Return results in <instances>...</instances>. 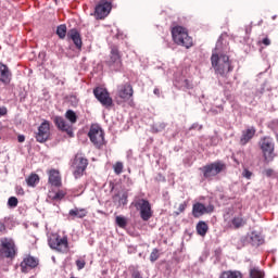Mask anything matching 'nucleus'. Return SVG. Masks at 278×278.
<instances>
[{
	"mask_svg": "<svg viewBox=\"0 0 278 278\" xmlns=\"http://www.w3.org/2000/svg\"><path fill=\"white\" fill-rule=\"evenodd\" d=\"M211 64L215 71V75L227 79L229 73L233 72V65H231V60L227 54L213 53L211 56Z\"/></svg>",
	"mask_w": 278,
	"mask_h": 278,
	"instance_id": "nucleus-1",
	"label": "nucleus"
},
{
	"mask_svg": "<svg viewBox=\"0 0 278 278\" xmlns=\"http://www.w3.org/2000/svg\"><path fill=\"white\" fill-rule=\"evenodd\" d=\"M170 34L173 41L175 45H178V47H185V49H191V47H194V40L188 34V28L177 25L172 27Z\"/></svg>",
	"mask_w": 278,
	"mask_h": 278,
	"instance_id": "nucleus-2",
	"label": "nucleus"
},
{
	"mask_svg": "<svg viewBox=\"0 0 278 278\" xmlns=\"http://www.w3.org/2000/svg\"><path fill=\"white\" fill-rule=\"evenodd\" d=\"M258 147L263 153L266 164H270L275 160V141L271 137H263L258 141Z\"/></svg>",
	"mask_w": 278,
	"mask_h": 278,
	"instance_id": "nucleus-3",
	"label": "nucleus"
},
{
	"mask_svg": "<svg viewBox=\"0 0 278 278\" xmlns=\"http://www.w3.org/2000/svg\"><path fill=\"white\" fill-rule=\"evenodd\" d=\"M203 174L204 179H212L216 177V175H220V173H225L227 170V164L223 161H216L211 164L204 165L200 168Z\"/></svg>",
	"mask_w": 278,
	"mask_h": 278,
	"instance_id": "nucleus-4",
	"label": "nucleus"
},
{
	"mask_svg": "<svg viewBox=\"0 0 278 278\" xmlns=\"http://www.w3.org/2000/svg\"><path fill=\"white\" fill-rule=\"evenodd\" d=\"M73 175L75 179H79V177H84V173L88 168V159L84 156L83 153H77L72 163Z\"/></svg>",
	"mask_w": 278,
	"mask_h": 278,
	"instance_id": "nucleus-5",
	"label": "nucleus"
},
{
	"mask_svg": "<svg viewBox=\"0 0 278 278\" xmlns=\"http://www.w3.org/2000/svg\"><path fill=\"white\" fill-rule=\"evenodd\" d=\"M89 140L97 149H101L105 144V132L99 125H92L88 132Z\"/></svg>",
	"mask_w": 278,
	"mask_h": 278,
	"instance_id": "nucleus-6",
	"label": "nucleus"
},
{
	"mask_svg": "<svg viewBox=\"0 0 278 278\" xmlns=\"http://www.w3.org/2000/svg\"><path fill=\"white\" fill-rule=\"evenodd\" d=\"M1 249H0V255L1 257H5L7 260H14L16 257V253H18V250L16 249V243H14V240L3 238L1 239Z\"/></svg>",
	"mask_w": 278,
	"mask_h": 278,
	"instance_id": "nucleus-7",
	"label": "nucleus"
},
{
	"mask_svg": "<svg viewBox=\"0 0 278 278\" xmlns=\"http://www.w3.org/2000/svg\"><path fill=\"white\" fill-rule=\"evenodd\" d=\"M93 96L101 103V105H103V108H106V110H110V108L114 105V100L110 96V92L103 87H96L93 89Z\"/></svg>",
	"mask_w": 278,
	"mask_h": 278,
	"instance_id": "nucleus-8",
	"label": "nucleus"
},
{
	"mask_svg": "<svg viewBox=\"0 0 278 278\" xmlns=\"http://www.w3.org/2000/svg\"><path fill=\"white\" fill-rule=\"evenodd\" d=\"M48 244L50 249L58 251L59 253H66L68 251V238L67 237H60V236H52L48 240Z\"/></svg>",
	"mask_w": 278,
	"mask_h": 278,
	"instance_id": "nucleus-9",
	"label": "nucleus"
},
{
	"mask_svg": "<svg viewBox=\"0 0 278 278\" xmlns=\"http://www.w3.org/2000/svg\"><path fill=\"white\" fill-rule=\"evenodd\" d=\"M108 66L113 68V71H121L123 68V55L117 47L113 46L111 48L109 60L106 61Z\"/></svg>",
	"mask_w": 278,
	"mask_h": 278,
	"instance_id": "nucleus-10",
	"label": "nucleus"
},
{
	"mask_svg": "<svg viewBox=\"0 0 278 278\" xmlns=\"http://www.w3.org/2000/svg\"><path fill=\"white\" fill-rule=\"evenodd\" d=\"M49 138H51V123L45 119L38 127L37 132H35V140L42 144L43 142H47Z\"/></svg>",
	"mask_w": 278,
	"mask_h": 278,
	"instance_id": "nucleus-11",
	"label": "nucleus"
},
{
	"mask_svg": "<svg viewBox=\"0 0 278 278\" xmlns=\"http://www.w3.org/2000/svg\"><path fill=\"white\" fill-rule=\"evenodd\" d=\"M112 1L114 0H101L96 9H94V16L98 21H103V18H105L110 12H112Z\"/></svg>",
	"mask_w": 278,
	"mask_h": 278,
	"instance_id": "nucleus-12",
	"label": "nucleus"
},
{
	"mask_svg": "<svg viewBox=\"0 0 278 278\" xmlns=\"http://www.w3.org/2000/svg\"><path fill=\"white\" fill-rule=\"evenodd\" d=\"M135 207L139 210L140 216L143 220H150L153 216V211H151V203L146 199H139L135 202Z\"/></svg>",
	"mask_w": 278,
	"mask_h": 278,
	"instance_id": "nucleus-13",
	"label": "nucleus"
},
{
	"mask_svg": "<svg viewBox=\"0 0 278 278\" xmlns=\"http://www.w3.org/2000/svg\"><path fill=\"white\" fill-rule=\"evenodd\" d=\"M212 212H214L213 204L205 206V204L198 202L192 206V216L194 218H201V216H204V214H212Z\"/></svg>",
	"mask_w": 278,
	"mask_h": 278,
	"instance_id": "nucleus-14",
	"label": "nucleus"
},
{
	"mask_svg": "<svg viewBox=\"0 0 278 278\" xmlns=\"http://www.w3.org/2000/svg\"><path fill=\"white\" fill-rule=\"evenodd\" d=\"M255 134H257V129L255 128V126H250L247 129L242 130L239 144L241 147H247V144H249L253 140V138H255Z\"/></svg>",
	"mask_w": 278,
	"mask_h": 278,
	"instance_id": "nucleus-15",
	"label": "nucleus"
},
{
	"mask_svg": "<svg viewBox=\"0 0 278 278\" xmlns=\"http://www.w3.org/2000/svg\"><path fill=\"white\" fill-rule=\"evenodd\" d=\"M53 123L58 127V129H60V131H64L65 134H67V136H70V138H73V125L68 124V122H66L64 117L55 116L53 118Z\"/></svg>",
	"mask_w": 278,
	"mask_h": 278,
	"instance_id": "nucleus-16",
	"label": "nucleus"
},
{
	"mask_svg": "<svg viewBox=\"0 0 278 278\" xmlns=\"http://www.w3.org/2000/svg\"><path fill=\"white\" fill-rule=\"evenodd\" d=\"M117 97L123 99V101H129V99L134 97V87H131V84L126 83L117 86Z\"/></svg>",
	"mask_w": 278,
	"mask_h": 278,
	"instance_id": "nucleus-17",
	"label": "nucleus"
},
{
	"mask_svg": "<svg viewBox=\"0 0 278 278\" xmlns=\"http://www.w3.org/2000/svg\"><path fill=\"white\" fill-rule=\"evenodd\" d=\"M20 266H21L22 273H29V270L38 266V258L34 256H26L24 257Z\"/></svg>",
	"mask_w": 278,
	"mask_h": 278,
	"instance_id": "nucleus-18",
	"label": "nucleus"
},
{
	"mask_svg": "<svg viewBox=\"0 0 278 278\" xmlns=\"http://www.w3.org/2000/svg\"><path fill=\"white\" fill-rule=\"evenodd\" d=\"M48 176H49L48 178L49 184L54 186V188L62 187V176L60 175V170L52 168L48 172Z\"/></svg>",
	"mask_w": 278,
	"mask_h": 278,
	"instance_id": "nucleus-19",
	"label": "nucleus"
},
{
	"mask_svg": "<svg viewBox=\"0 0 278 278\" xmlns=\"http://www.w3.org/2000/svg\"><path fill=\"white\" fill-rule=\"evenodd\" d=\"M0 81L8 86L12 81V72L8 65L0 63Z\"/></svg>",
	"mask_w": 278,
	"mask_h": 278,
	"instance_id": "nucleus-20",
	"label": "nucleus"
},
{
	"mask_svg": "<svg viewBox=\"0 0 278 278\" xmlns=\"http://www.w3.org/2000/svg\"><path fill=\"white\" fill-rule=\"evenodd\" d=\"M88 216V210L74 207L68 212V218L75 220V218H86Z\"/></svg>",
	"mask_w": 278,
	"mask_h": 278,
	"instance_id": "nucleus-21",
	"label": "nucleus"
},
{
	"mask_svg": "<svg viewBox=\"0 0 278 278\" xmlns=\"http://www.w3.org/2000/svg\"><path fill=\"white\" fill-rule=\"evenodd\" d=\"M67 36L71 38V40H73L76 49H81L84 42L81 41V35L77 29H71Z\"/></svg>",
	"mask_w": 278,
	"mask_h": 278,
	"instance_id": "nucleus-22",
	"label": "nucleus"
},
{
	"mask_svg": "<svg viewBox=\"0 0 278 278\" xmlns=\"http://www.w3.org/2000/svg\"><path fill=\"white\" fill-rule=\"evenodd\" d=\"M244 225H247V219L244 218L242 213L231 219V227L233 229H241V227H244Z\"/></svg>",
	"mask_w": 278,
	"mask_h": 278,
	"instance_id": "nucleus-23",
	"label": "nucleus"
},
{
	"mask_svg": "<svg viewBox=\"0 0 278 278\" xmlns=\"http://www.w3.org/2000/svg\"><path fill=\"white\" fill-rule=\"evenodd\" d=\"M198 236H201L202 238H205L207 235V231H210V226H207V223L205 222H199L195 226Z\"/></svg>",
	"mask_w": 278,
	"mask_h": 278,
	"instance_id": "nucleus-24",
	"label": "nucleus"
},
{
	"mask_svg": "<svg viewBox=\"0 0 278 278\" xmlns=\"http://www.w3.org/2000/svg\"><path fill=\"white\" fill-rule=\"evenodd\" d=\"M26 184L29 188H36V186H38V184H40V176H38V174H30L27 178H26Z\"/></svg>",
	"mask_w": 278,
	"mask_h": 278,
	"instance_id": "nucleus-25",
	"label": "nucleus"
},
{
	"mask_svg": "<svg viewBox=\"0 0 278 278\" xmlns=\"http://www.w3.org/2000/svg\"><path fill=\"white\" fill-rule=\"evenodd\" d=\"M220 278H244L240 270H225L220 274Z\"/></svg>",
	"mask_w": 278,
	"mask_h": 278,
	"instance_id": "nucleus-26",
	"label": "nucleus"
},
{
	"mask_svg": "<svg viewBox=\"0 0 278 278\" xmlns=\"http://www.w3.org/2000/svg\"><path fill=\"white\" fill-rule=\"evenodd\" d=\"M250 278H264L266 274L260 267H251L250 268Z\"/></svg>",
	"mask_w": 278,
	"mask_h": 278,
	"instance_id": "nucleus-27",
	"label": "nucleus"
},
{
	"mask_svg": "<svg viewBox=\"0 0 278 278\" xmlns=\"http://www.w3.org/2000/svg\"><path fill=\"white\" fill-rule=\"evenodd\" d=\"M65 118L70 121L72 125H75V123H77V113L73 110H67L65 112Z\"/></svg>",
	"mask_w": 278,
	"mask_h": 278,
	"instance_id": "nucleus-28",
	"label": "nucleus"
},
{
	"mask_svg": "<svg viewBox=\"0 0 278 278\" xmlns=\"http://www.w3.org/2000/svg\"><path fill=\"white\" fill-rule=\"evenodd\" d=\"M251 241L254 247H260V244L264 243V239L262 238V236H260L255 232H252Z\"/></svg>",
	"mask_w": 278,
	"mask_h": 278,
	"instance_id": "nucleus-29",
	"label": "nucleus"
},
{
	"mask_svg": "<svg viewBox=\"0 0 278 278\" xmlns=\"http://www.w3.org/2000/svg\"><path fill=\"white\" fill-rule=\"evenodd\" d=\"M56 35L59 36V38H61V40H64L66 38V25L61 24L60 26H58Z\"/></svg>",
	"mask_w": 278,
	"mask_h": 278,
	"instance_id": "nucleus-30",
	"label": "nucleus"
},
{
	"mask_svg": "<svg viewBox=\"0 0 278 278\" xmlns=\"http://www.w3.org/2000/svg\"><path fill=\"white\" fill-rule=\"evenodd\" d=\"M115 223L117 226L121 227V229H125V227H127V218H125L124 216H116Z\"/></svg>",
	"mask_w": 278,
	"mask_h": 278,
	"instance_id": "nucleus-31",
	"label": "nucleus"
},
{
	"mask_svg": "<svg viewBox=\"0 0 278 278\" xmlns=\"http://www.w3.org/2000/svg\"><path fill=\"white\" fill-rule=\"evenodd\" d=\"M66 197V192L63 190H59L52 197V201H62Z\"/></svg>",
	"mask_w": 278,
	"mask_h": 278,
	"instance_id": "nucleus-32",
	"label": "nucleus"
},
{
	"mask_svg": "<svg viewBox=\"0 0 278 278\" xmlns=\"http://www.w3.org/2000/svg\"><path fill=\"white\" fill-rule=\"evenodd\" d=\"M157 260H160V250L153 249L150 254V262H157Z\"/></svg>",
	"mask_w": 278,
	"mask_h": 278,
	"instance_id": "nucleus-33",
	"label": "nucleus"
},
{
	"mask_svg": "<svg viewBox=\"0 0 278 278\" xmlns=\"http://www.w3.org/2000/svg\"><path fill=\"white\" fill-rule=\"evenodd\" d=\"M8 205H9V207H12V208L17 207L18 206V199L16 197L9 198Z\"/></svg>",
	"mask_w": 278,
	"mask_h": 278,
	"instance_id": "nucleus-34",
	"label": "nucleus"
},
{
	"mask_svg": "<svg viewBox=\"0 0 278 278\" xmlns=\"http://www.w3.org/2000/svg\"><path fill=\"white\" fill-rule=\"evenodd\" d=\"M76 267H77V270H84V268H86V260L84 258L76 260Z\"/></svg>",
	"mask_w": 278,
	"mask_h": 278,
	"instance_id": "nucleus-35",
	"label": "nucleus"
},
{
	"mask_svg": "<svg viewBox=\"0 0 278 278\" xmlns=\"http://www.w3.org/2000/svg\"><path fill=\"white\" fill-rule=\"evenodd\" d=\"M123 168H124L123 163L121 162L115 163L114 165L115 175H121V173H123Z\"/></svg>",
	"mask_w": 278,
	"mask_h": 278,
	"instance_id": "nucleus-36",
	"label": "nucleus"
},
{
	"mask_svg": "<svg viewBox=\"0 0 278 278\" xmlns=\"http://www.w3.org/2000/svg\"><path fill=\"white\" fill-rule=\"evenodd\" d=\"M187 207H188V203L187 202H184V203L179 204L178 212L176 213L177 216H179V214H182V212H186Z\"/></svg>",
	"mask_w": 278,
	"mask_h": 278,
	"instance_id": "nucleus-37",
	"label": "nucleus"
},
{
	"mask_svg": "<svg viewBox=\"0 0 278 278\" xmlns=\"http://www.w3.org/2000/svg\"><path fill=\"white\" fill-rule=\"evenodd\" d=\"M270 43L271 41L270 38H268V36L258 41V45H264V47H270Z\"/></svg>",
	"mask_w": 278,
	"mask_h": 278,
	"instance_id": "nucleus-38",
	"label": "nucleus"
},
{
	"mask_svg": "<svg viewBox=\"0 0 278 278\" xmlns=\"http://www.w3.org/2000/svg\"><path fill=\"white\" fill-rule=\"evenodd\" d=\"M184 86H185V88H187V90H192V88H194V86L192 85V81H190L188 79H185Z\"/></svg>",
	"mask_w": 278,
	"mask_h": 278,
	"instance_id": "nucleus-39",
	"label": "nucleus"
},
{
	"mask_svg": "<svg viewBox=\"0 0 278 278\" xmlns=\"http://www.w3.org/2000/svg\"><path fill=\"white\" fill-rule=\"evenodd\" d=\"M242 175L245 177V179H251V177H253V173L249 169H244Z\"/></svg>",
	"mask_w": 278,
	"mask_h": 278,
	"instance_id": "nucleus-40",
	"label": "nucleus"
},
{
	"mask_svg": "<svg viewBox=\"0 0 278 278\" xmlns=\"http://www.w3.org/2000/svg\"><path fill=\"white\" fill-rule=\"evenodd\" d=\"M8 115V108L0 106V116H7Z\"/></svg>",
	"mask_w": 278,
	"mask_h": 278,
	"instance_id": "nucleus-41",
	"label": "nucleus"
},
{
	"mask_svg": "<svg viewBox=\"0 0 278 278\" xmlns=\"http://www.w3.org/2000/svg\"><path fill=\"white\" fill-rule=\"evenodd\" d=\"M119 203H122V205H127V194L122 195V198L119 199Z\"/></svg>",
	"mask_w": 278,
	"mask_h": 278,
	"instance_id": "nucleus-42",
	"label": "nucleus"
},
{
	"mask_svg": "<svg viewBox=\"0 0 278 278\" xmlns=\"http://www.w3.org/2000/svg\"><path fill=\"white\" fill-rule=\"evenodd\" d=\"M16 192H17V194H22V195L25 194V190L21 186L16 187Z\"/></svg>",
	"mask_w": 278,
	"mask_h": 278,
	"instance_id": "nucleus-43",
	"label": "nucleus"
},
{
	"mask_svg": "<svg viewBox=\"0 0 278 278\" xmlns=\"http://www.w3.org/2000/svg\"><path fill=\"white\" fill-rule=\"evenodd\" d=\"M264 173H265L266 177H271L274 170L271 168H268V169H265Z\"/></svg>",
	"mask_w": 278,
	"mask_h": 278,
	"instance_id": "nucleus-44",
	"label": "nucleus"
},
{
	"mask_svg": "<svg viewBox=\"0 0 278 278\" xmlns=\"http://www.w3.org/2000/svg\"><path fill=\"white\" fill-rule=\"evenodd\" d=\"M132 278H142V275H140V271L136 270L132 273Z\"/></svg>",
	"mask_w": 278,
	"mask_h": 278,
	"instance_id": "nucleus-45",
	"label": "nucleus"
},
{
	"mask_svg": "<svg viewBox=\"0 0 278 278\" xmlns=\"http://www.w3.org/2000/svg\"><path fill=\"white\" fill-rule=\"evenodd\" d=\"M17 141L18 142H25V137L23 135L17 136Z\"/></svg>",
	"mask_w": 278,
	"mask_h": 278,
	"instance_id": "nucleus-46",
	"label": "nucleus"
},
{
	"mask_svg": "<svg viewBox=\"0 0 278 278\" xmlns=\"http://www.w3.org/2000/svg\"><path fill=\"white\" fill-rule=\"evenodd\" d=\"M2 231H5V224L0 222V233H2Z\"/></svg>",
	"mask_w": 278,
	"mask_h": 278,
	"instance_id": "nucleus-47",
	"label": "nucleus"
},
{
	"mask_svg": "<svg viewBox=\"0 0 278 278\" xmlns=\"http://www.w3.org/2000/svg\"><path fill=\"white\" fill-rule=\"evenodd\" d=\"M153 92H154V94H156V97H160V89H159V88H155V89L153 90Z\"/></svg>",
	"mask_w": 278,
	"mask_h": 278,
	"instance_id": "nucleus-48",
	"label": "nucleus"
},
{
	"mask_svg": "<svg viewBox=\"0 0 278 278\" xmlns=\"http://www.w3.org/2000/svg\"><path fill=\"white\" fill-rule=\"evenodd\" d=\"M275 18H277V15H274V16H273V21H275Z\"/></svg>",
	"mask_w": 278,
	"mask_h": 278,
	"instance_id": "nucleus-49",
	"label": "nucleus"
},
{
	"mask_svg": "<svg viewBox=\"0 0 278 278\" xmlns=\"http://www.w3.org/2000/svg\"><path fill=\"white\" fill-rule=\"evenodd\" d=\"M161 129H164V124L161 125Z\"/></svg>",
	"mask_w": 278,
	"mask_h": 278,
	"instance_id": "nucleus-50",
	"label": "nucleus"
}]
</instances>
